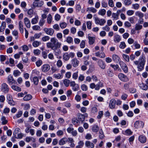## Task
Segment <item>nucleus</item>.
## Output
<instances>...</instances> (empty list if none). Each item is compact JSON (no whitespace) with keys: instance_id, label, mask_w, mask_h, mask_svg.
I'll list each match as a JSON object with an SVG mask.
<instances>
[{"instance_id":"f257e3e1","label":"nucleus","mask_w":148,"mask_h":148,"mask_svg":"<svg viewBox=\"0 0 148 148\" xmlns=\"http://www.w3.org/2000/svg\"><path fill=\"white\" fill-rule=\"evenodd\" d=\"M62 43L59 42L55 37L52 38L50 39V42L46 44V46L48 48L53 49L54 48H60L62 46Z\"/></svg>"},{"instance_id":"f03ea898","label":"nucleus","mask_w":148,"mask_h":148,"mask_svg":"<svg viewBox=\"0 0 148 148\" xmlns=\"http://www.w3.org/2000/svg\"><path fill=\"white\" fill-rule=\"evenodd\" d=\"M95 23L97 25H99L100 26L104 25L106 22V20L103 18H99L98 17H96L94 18Z\"/></svg>"},{"instance_id":"7ed1b4c3","label":"nucleus","mask_w":148,"mask_h":148,"mask_svg":"<svg viewBox=\"0 0 148 148\" xmlns=\"http://www.w3.org/2000/svg\"><path fill=\"white\" fill-rule=\"evenodd\" d=\"M9 90L8 85L5 83H3L1 85V90L4 93H6L8 92Z\"/></svg>"},{"instance_id":"20e7f679","label":"nucleus","mask_w":148,"mask_h":148,"mask_svg":"<svg viewBox=\"0 0 148 148\" xmlns=\"http://www.w3.org/2000/svg\"><path fill=\"white\" fill-rule=\"evenodd\" d=\"M144 125V123L141 121H136L134 124V127L136 128H143Z\"/></svg>"},{"instance_id":"39448f33","label":"nucleus","mask_w":148,"mask_h":148,"mask_svg":"<svg viewBox=\"0 0 148 148\" xmlns=\"http://www.w3.org/2000/svg\"><path fill=\"white\" fill-rule=\"evenodd\" d=\"M70 86L72 87V89L74 91H78L79 89V85L76 84L75 81H73L71 82Z\"/></svg>"},{"instance_id":"423d86ee","label":"nucleus","mask_w":148,"mask_h":148,"mask_svg":"<svg viewBox=\"0 0 148 148\" xmlns=\"http://www.w3.org/2000/svg\"><path fill=\"white\" fill-rule=\"evenodd\" d=\"M97 63L100 68L104 69L106 68V65L104 62L101 59H99Z\"/></svg>"},{"instance_id":"0eeeda50","label":"nucleus","mask_w":148,"mask_h":148,"mask_svg":"<svg viewBox=\"0 0 148 148\" xmlns=\"http://www.w3.org/2000/svg\"><path fill=\"white\" fill-rule=\"evenodd\" d=\"M118 77L122 81L126 82L129 80L127 76L122 73H119L118 75Z\"/></svg>"},{"instance_id":"6e6552de","label":"nucleus","mask_w":148,"mask_h":148,"mask_svg":"<svg viewBox=\"0 0 148 148\" xmlns=\"http://www.w3.org/2000/svg\"><path fill=\"white\" fill-rule=\"evenodd\" d=\"M43 30L47 34L51 36L53 35L54 32V30L51 28H45Z\"/></svg>"},{"instance_id":"1a4fd4ad","label":"nucleus","mask_w":148,"mask_h":148,"mask_svg":"<svg viewBox=\"0 0 148 148\" xmlns=\"http://www.w3.org/2000/svg\"><path fill=\"white\" fill-rule=\"evenodd\" d=\"M44 4V2L43 1H39L37 2H34L32 4L33 6L35 8L36 7H41Z\"/></svg>"},{"instance_id":"9d476101","label":"nucleus","mask_w":148,"mask_h":148,"mask_svg":"<svg viewBox=\"0 0 148 148\" xmlns=\"http://www.w3.org/2000/svg\"><path fill=\"white\" fill-rule=\"evenodd\" d=\"M8 83L10 85H12L15 83V81L12 75H9L7 78Z\"/></svg>"},{"instance_id":"9b49d317","label":"nucleus","mask_w":148,"mask_h":148,"mask_svg":"<svg viewBox=\"0 0 148 148\" xmlns=\"http://www.w3.org/2000/svg\"><path fill=\"white\" fill-rule=\"evenodd\" d=\"M116 102V100L114 99H112L110 100L109 106L111 109H114L115 108Z\"/></svg>"},{"instance_id":"f8f14e48","label":"nucleus","mask_w":148,"mask_h":148,"mask_svg":"<svg viewBox=\"0 0 148 148\" xmlns=\"http://www.w3.org/2000/svg\"><path fill=\"white\" fill-rule=\"evenodd\" d=\"M50 65L47 64H44L42 66V69L43 71L47 72L50 69Z\"/></svg>"},{"instance_id":"ddd939ff","label":"nucleus","mask_w":148,"mask_h":148,"mask_svg":"<svg viewBox=\"0 0 148 148\" xmlns=\"http://www.w3.org/2000/svg\"><path fill=\"white\" fill-rule=\"evenodd\" d=\"M79 62L76 58L73 59L71 60V64L73 67H76L78 66Z\"/></svg>"},{"instance_id":"4468645a","label":"nucleus","mask_w":148,"mask_h":148,"mask_svg":"<svg viewBox=\"0 0 148 148\" xmlns=\"http://www.w3.org/2000/svg\"><path fill=\"white\" fill-rule=\"evenodd\" d=\"M52 49L53 50V53L55 56H58L60 54L61 51L59 48H54ZM57 58H60V57L59 58L58 56H57Z\"/></svg>"},{"instance_id":"2eb2a0df","label":"nucleus","mask_w":148,"mask_h":148,"mask_svg":"<svg viewBox=\"0 0 148 148\" xmlns=\"http://www.w3.org/2000/svg\"><path fill=\"white\" fill-rule=\"evenodd\" d=\"M139 141L142 143H145L146 141V138L143 135H140L138 137Z\"/></svg>"},{"instance_id":"dca6fc26","label":"nucleus","mask_w":148,"mask_h":148,"mask_svg":"<svg viewBox=\"0 0 148 148\" xmlns=\"http://www.w3.org/2000/svg\"><path fill=\"white\" fill-rule=\"evenodd\" d=\"M86 146L88 148H93L94 145L93 143L90 142L89 141H87L85 143Z\"/></svg>"},{"instance_id":"f3484780","label":"nucleus","mask_w":148,"mask_h":148,"mask_svg":"<svg viewBox=\"0 0 148 148\" xmlns=\"http://www.w3.org/2000/svg\"><path fill=\"white\" fill-rule=\"evenodd\" d=\"M24 21L26 27L27 28H30L31 27V25L29 19L25 17L24 18Z\"/></svg>"},{"instance_id":"a211bd4d","label":"nucleus","mask_w":148,"mask_h":148,"mask_svg":"<svg viewBox=\"0 0 148 148\" xmlns=\"http://www.w3.org/2000/svg\"><path fill=\"white\" fill-rule=\"evenodd\" d=\"M121 40L120 36L116 34L114 35V40L115 42H120Z\"/></svg>"},{"instance_id":"6ab92c4d","label":"nucleus","mask_w":148,"mask_h":148,"mask_svg":"<svg viewBox=\"0 0 148 148\" xmlns=\"http://www.w3.org/2000/svg\"><path fill=\"white\" fill-rule=\"evenodd\" d=\"M67 141L68 139L66 138H63L60 140L59 144L60 145H63L65 144Z\"/></svg>"},{"instance_id":"aec40b11","label":"nucleus","mask_w":148,"mask_h":148,"mask_svg":"<svg viewBox=\"0 0 148 148\" xmlns=\"http://www.w3.org/2000/svg\"><path fill=\"white\" fill-rule=\"evenodd\" d=\"M68 141L70 143V146L71 147H74L75 145L74 143V140L73 138H68Z\"/></svg>"},{"instance_id":"412c9836","label":"nucleus","mask_w":148,"mask_h":148,"mask_svg":"<svg viewBox=\"0 0 148 148\" xmlns=\"http://www.w3.org/2000/svg\"><path fill=\"white\" fill-rule=\"evenodd\" d=\"M6 23L5 22L3 21L1 23L0 27V33L3 32L4 31L6 27Z\"/></svg>"},{"instance_id":"4be33fe9","label":"nucleus","mask_w":148,"mask_h":148,"mask_svg":"<svg viewBox=\"0 0 148 148\" xmlns=\"http://www.w3.org/2000/svg\"><path fill=\"white\" fill-rule=\"evenodd\" d=\"M19 29L21 33H23L24 32L23 26V22L21 21L19 22Z\"/></svg>"},{"instance_id":"5701e85b","label":"nucleus","mask_w":148,"mask_h":148,"mask_svg":"<svg viewBox=\"0 0 148 148\" xmlns=\"http://www.w3.org/2000/svg\"><path fill=\"white\" fill-rule=\"evenodd\" d=\"M103 86L104 85L103 83L101 82V81H99L98 84H96L95 90H99L100 87H103Z\"/></svg>"},{"instance_id":"b1692460","label":"nucleus","mask_w":148,"mask_h":148,"mask_svg":"<svg viewBox=\"0 0 148 148\" xmlns=\"http://www.w3.org/2000/svg\"><path fill=\"white\" fill-rule=\"evenodd\" d=\"M139 86L141 89L144 90H147L148 88V86L143 83L139 84Z\"/></svg>"},{"instance_id":"393cba45","label":"nucleus","mask_w":148,"mask_h":148,"mask_svg":"<svg viewBox=\"0 0 148 148\" xmlns=\"http://www.w3.org/2000/svg\"><path fill=\"white\" fill-rule=\"evenodd\" d=\"M38 15H36L34 18L32 19L31 21V23L32 24H37L38 22Z\"/></svg>"},{"instance_id":"a878e982","label":"nucleus","mask_w":148,"mask_h":148,"mask_svg":"<svg viewBox=\"0 0 148 148\" xmlns=\"http://www.w3.org/2000/svg\"><path fill=\"white\" fill-rule=\"evenodd\" d=\"M12 88L14 90L17 92H20L21 91V88L17 86L13 85L11 86Z\"/></svg>"},{"instance_id":"bb28decb","label":"nucleus","mask_w":148,"mask_h":148,"mask_svg":"<svg viewBox=\"0 0 148 148\" xmlns=\"http://www.w3.org/2000/svg\"><path fill=\"white\" fill-rule=\"evenodd\" d=\"M89 43L90 45H92L95 40V38L88 36Z\"/></svg>"},{"instance_id":"cd10ccee","label":"nucleus","mask_w":148,"mask_h":148,"mask_svg":"<svg viewBox=\"0 0 148 148\" xmlns=\"http://www.w3.org/2000/svg\"><path fill=\"white\" fill-rule=\"evenodd\" d=\"M112 59L113 61L116 62L119 61L120 59L119 57L116 54H113L112 56Z\"/></svg>"},{"instance_id":"c85d7f7f","label":"nucleus","mask_w":148,"mask_h":148,"mask_svg":"<svg viewBox=\"0 0 148 148\" xmlns=\"http://www.w3.org/2000/svg\"><path fill=\"white\" fill-rule=\"evenodd\" d=\"M41 43L40 42L38 41L37 40L34 41L32 43V45L34 47H38L41 44Z\"/></svg>"},{"instance_id":"c756f323","label":"nucleus","mask_w":148,"mask_h":148,"mask_svg":"<svg viewBox=\"0 0 148 148\" xmlns=\"http://www.w3.org/2000/svg\"><path fill=\"white\" fill-rule=\"evenodd\" d=\"M63 83L65 86L67 87L69 86L70 83V81L69 79H65L63 81Z\"/></svg>"},{"instance_id":"7c9ffc66","label":"nucleus","mask_w":148,"mask_h":148,"mask_svg":"<svg viewBox=\"0 0 148 148\" xmlns=\"http://www.w3.org/2000/svg\"><path fill=\"white\" fill-rule=\"evenodd\" d=\"M32 98V96L30 94H28L25 96L23 98V99L24 101H28L31 100Z\"/></svg>"},{"instance_id":"2f4dec72","label":"nucleus","mask_w":148,"mask_h":148,"mask_svg":"<svg viewBox=\"0 0 148 148\" xmlns=\"http://www.w3.org/2000/svg\"><path fill=\"white\" fill-rule=\"evenodd\" d=\"M99 129V128L98 126L96 125H93L92 128V131L95 132H97Z\"/></svg>"},{"instance_id":"473e14b6","label":"nucleus","mask_w":148,"mask_h":148,"mask_svg":"<svg viewBox=\"0 0 148 148\" xmlns=\"http://www.w3.org/2000/svg\"><path fill=\"white\" fill-rule=\"evenodd\" d=\"M118 14H116V13H113L112 14V17L113 18V20H116L119 19Z\"/></svg>"},{"instance_id":"72a5a7b5","label":"nucleus","mask_w":148,"mask_h":148,"mask_svg":"<svg viewBox=\"0 0 148 148\" xmlns=\"http://www.w3.org/2000/svg\"><path fill=\"white\" fill-rule=\"evenodd\" d=\"M143 28V26L139 23H136L135 25V29L136 30H139Z\"/></svg>"},{"instance_id":"f704fd0d","label":"nucleus","mask_w":148,"mask_h":148,"mask_svg":"<svg viewBox=\"0 0 148 148\" xmlns=\"http://www.w3.org/2000/svg\"><path fill=\"white\" fill-rule=\"evenodd\" d=\"M86 11L88 12H91L93 13H95L97 11L96 9L93 7L87 8Z\"/></svg>"},{"instance_id":"c9c22d12","label":"nucleus","mask_w":148,"mask_h":148,"mask_svg":"<svg viewBox=\"0 0 148 148\" xmlns=\"http://www.w3.org/2000/svg\"><path fill=\"white\" fill-rule=\"evenodd\" d=\"M53 77H54L57 79H60L62 78L63 75L60 74V73L57 74H55L53 75Z\"/></svg>"},{"instance_id":"e433bc0d","label":"nucleus","mask_w":148,"mask_h":148,"mask_svg":"<svg viewBox=\"0 0 148 148\" xmlns=\"http://www.w3.org/2000/svg\"><path fill=\"white\" fill-rule=\"evenodd\" d=\"M70 58L69 55H68V53H65L63 56V59L65 61L68 60Z\"/></svg>"},{"instance_id":"4c0bfd02","label":"nucleus","mask_w":148,"mask_h":148,"mask_svg":"<svg viewBox=\"0 0 148 148\" xmlns=\"http://www.w3.org/2000/svg\"><path fill=\"white\" fill-rule=\"evenodd\" d=\"M99 138L100 139H103L104 137L103 132L102 130H100L99 132Z\"/></svg>"},{"instance_id":"58836bf2","label":"nucleus","mask_w":148,"mask_h":148,"mask_svg":"<svg viewBox=\"0 0 148 148\" xmlns=\"http://www.w3.org/2000/svg\"><path fill=\"white\" fill-rule=\"evenodd\" d=\"M139 60H140V63L145 64V62H146L145 61V57L144 56H142L141 57H140L139 59Z\"/></svg>"},{"instance_id":"ea45409f","label":"nucleus","mask_w":148,"mask_h":148,"mask_svg":"<svg viewBox=\"0 0 148 148\" xmlns=\"http://www.w3.org/2000/svg\"><path fill=\"white\" fill-rule=\"evenodd\" d=\"M106 13V10L104 9H102L99 10L98 14L102 16H104Z\"/></svg>"},{"instance_id":"a19ab883","label":"nucleus","mask_w":148,"mask_h":148,"mask_svg":"<svg viewBox=\"0 0 148 148\" xmlns=\"http://www.w3.org/2000/svg\"><path fill=\"white\" fill-rule=\"evenodd\" d=\"M52 16L51 14H49L47 18V22L49 24H50L52 21Z\"/></svg>"},{"instance_id":"79ce46f5","label":"nucleus","mask_w":148,"mask_h":148,"mask_svg":"<svg viewBox=\"0 0 148 148\" xmlns=\"http://www.w3.org/2000/svg\"><path fill=\"white\" fill-rule=\"evenodd\" d=\"M135 15L138 16L140 18H143L144 16L143 14L140 11H137L135 13Z\"/></svg>"},{"instance_id":"37998d69","label":"nucleus","mask_w":148,"mask_h":148,"mask_svg":"<svg viewBox=\"0 0 148 148\" xmlns=\"http://www.w3.org/2000/svg\"><path fill=\"white\" fill-rule=\"evenodd\" d=\"M144 65V64L139 63L137 67L138 69V71H141L143 69Z\"/></svg>"},{"instance_id":"c03bdc74","label":"nucleus","mask_w":148,"mask_h":148,"mask_svg":"<svg viewBox=\"0 0 148 148\" xmlns=\"http://www.w3.org/2000/svg\"><path fill=\"white\" fill-rule=\"evenodd\" d=\"M1 120L2 121V124L3 125L6 124L8 121L6 119L5 117L4 116H3L1 118Z\"/></svg>"},{"instance_id":"a18cd8bd","label":"nucleus","mask_w":148,"mask_h":148,"mask_svg":"<svg viewBox=\"0 0 148 148\" xmlns=\"http://www.w3.org/2000/svg\"><path fill=\"white\" fill-rule=\"evenodd\" d=\"M21 73L19 71L16 70L13 72V74L15 77H16L19 76Z\"/></svg>"},{"instance_id":"49530a36","label":"nucleus","mask_w":148,"mask_h":148,"mask_svg":"<svg viewBox=\"0 0 148 148\" xmlns=\"http://www.w3.org/2000/svg\"><path fill=\"white\" fill-rule=\"evenodd\" d=\"M79 119L81 121H83L85 119V117L84 115L79 114L78 117Z\"/></svg>"},{"instance_id":"de8ad7c7","label":"nucleus","mask_w":148,"mask_h":148,"mask_svg":"<svg viewBox=\"0 0 148 148\" xmlns=\"http://www.w3.org/2000/svg\"><path fill=\"white\" fill-rule=\"evenodd\" d=\"M78 71L74 73L72 75V78L75 80L78 77Z\"/></svg>"},{"instance_id":"09e8293b","label":"nucleus","mask_w":148,"mask_h":148,"mask_svg":"<svg viewBox=\"0 0 148 148\" xmlns=\"http://www.w3.org/2000/svg\"><path fill=\"white\" fill-rule=\"evenodd\" d=\"M63 64L62 61L60 60H58L57 62L56 65L58 67H60Z\"/></svg>"},{"instance_id":"8fccbe9b","label":"nucleus","mask_w":148,"mask_h":148,"mask_svg":"<svg viewBox=\"0 0 148 148\" xmlns=\"http://www.w3.org/2000/svg\"><path fill=\"white\" fill-rule=\"evenodd\" d=\"M12 34L15 36V39H17L18 37V32L17 30H14L12 32Z\"/></svg>"},{"instance_id":"3c124183","label":"nucleus","mask_w":148,"mask_h":148,"mask_svg":"<svg viewBox=\"0 0 148 148\" xmlns=\"http://www.w3.org/2000/svg\"><path fill=\"white\" fill-rule=\"evenodd\" d=\"M126 47V45L124 42H121L119 45V47L122 49H124Z\"/></svg>"},{"instance_id":"603ef678","label":"nucleus","mask_w":148,"mask_h":148,"mask_svg":"<svg viewBox=\"0 0 148 148\" xmlns=\"http://www.w3.org/2000/svg\"><path fill=\"white\" fill-rule=\"evenodd\" d=\"M36 64L37 66L39 67L42 64V61L41 60H39L36 62Z\"/></svg>"},{"instance_id":"864d4df0","label":"nucleus","mask_w":148,"mask_h":148,"mask_svg":"<svg viewBox=\"0 0 148 148\" xmlns=\"http://www.w3.org/2000/svg\"><path fill=\"white\" fill-rule=\"evenodd\" d=\"M60 26L61 28L64 29L66 27L67 24L66 23L63 22L60 24Z\"/></svg>"},{"instance_id":"5fc2aeb1","label":"nucleus","mask_w":148,"mask_h":148,"mask_svg":"<svg viewBox=\"0 0 148 148\" xmlns=\"http://www.w3.org/2000/svg\"><path fill=\"white\" fill-rule=\"evenodd\" d=\"M81 87L82 90L84 91H87L88 90V87L85 84H83L82 85Z\"/></svg>"},{"instance_id":"6e6d98bb","label":"nucleus","mask_w":148,"mask_h":148,"mask_svg":"<svg viewBox=\"0 0 148 148\" xmlns=\"http://www.w3.org/2000/svg\"><path fill=\"white\" fill-rule=\"evenodd\" d=\"M132 132L129 129L126 130L125 131V134L127 136L132 135Z\"/></svg>"},{"instance_id":"4d7b16f0","label":"nucleus","mask_w":148,"mask_h":148,"mask_svg":"<svg viewBox=\"0 0 148 148\" xmlns=\"http://www.w3.org/2000/svg\"><path fill=\"white\" fill-rule=\"evenodd\" d=\"M66 41L69 43H71L73 42V39L71 37L68 36L67 38Z\"/></svg>"},{"instance_id":"13d9d810","label":"nucleus","mask_w":148,"mask_h":148,"mask_svg":"<svg viewBox=\"0 0 148 148\" xmlns=\"http://www.w3.org/2000/svg\"><path fill=\"white\" fill-rule=\"evenodd\" d=\"M50 39V37L48 36H45L42 37V40L43 41L45 42Z\"/></svg>"},{"instance_id":"bf43d9fd","label":"nucleus","mask_w":148,"mask_h":148,"mask_svg":"<svg viewBox=\"0 0 148 148\" xmlns=\"http://www.w3.org/2000/svg\"><path fill=\"white\" fill-rule=\"evenodd\" d=\"M132 6L133 8L135 10H138L140 7L138 3L133 4Z\"/></svg>"},{"instance_id":"052dcab7","label":"nucleus","mask_w":148,"mask_h":148,"mask_svg":"<svg viewBox=\"0 0 148 148\" xmlns=\"http://www.w3.org/2000/svg\"><path fill=\"white\" fill-rule=\"evenodd\" d=\"M33 82L34 84L37 85L38 84V78L36 77H34L33 78Z\"/></svg>"},{"instance_id":"680f3d73","label":"nucleus","mask_w":148,"mask_h":148,"mask_svg":"<svg viewBox=\"0 0 148 148\" xmlns=\"http://www.w3.org/2000/svg\"><path fill=\"white\" fill-rule=\"evenodd\" d=\"M34 54L36 56H38L41 53V51L39 49H37L34 50Z\"/></svg>"},{"instance_id":"e2e57ef3","label":"nucleus","mask_w":148,"mask_h":148,"mask_svg":"<svg viewBox=\"0 0 148 148\" xmlns=\"http://www.w3.org/2000/svg\"><path fill=\"white\" fill-rule=\"evenodd\" d=\"M123 57L125 61L128 62L129 61V57L128 56L125 54H123Z\"/></svg>"},{"instance_id":"0e129e2a","label":"nucleus","mask_w":148,"mask_h":148,"mask_svg":"<svg viewBox=\"0 0 148 148\" xmlns=\"http://www.w3.org/2000/svg\"><path fill=\"white\" fill-rule=\"evenodd\" d=\"M92 24V22L90 21H88L87 22L86 25L88 29H91Z\"/></svg>"},{"instance_id":"69168bd1","label":"nucleus","mask_w":148,"mask_h":148,"mask_svg":"<svg viewBox=\"0 0 148 148\" xmlns=\"http://www.w3.org/2000/svg\"><path fill=\"white\" fill-rule=\"evenodd\" d=\"M124 24L125 26L127 28L130 27L131 26V23L128 21L125 22Z\"/></svg>"},{"instance_id":"338daca9","label":"nucleus","mask_w":148,"mask_h":148,"mask_svg":"<svg viewBox=\"0 0 148 148\" xmlns=\"http://www.w3.org/2000/svg\"><path fill=\"white\" fill-rule=\"evenodd\" d=\"M6 56L4 55H1L0 56V59L1 62H3L6 59Z\"/></svg>"},{"instance_id":"774afa93","label":"nucleus","mask_w":148,"mask_h":148,"mask_svg":"<svg viewBox=\"0 0 148 148\" xmlns=\"http://www.w3.org/2000/svg\"><path fill=\"white\" fill-rule=\"evenodd\" d=\"M119 64L122 69L123 68H124L127 66L126 64L124 62L122 61L120 62H119Z\"/></svg>"}]
</instances>
